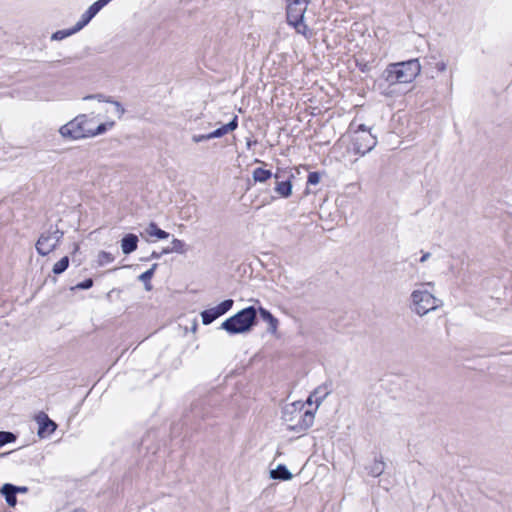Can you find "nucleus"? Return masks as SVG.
<instances>
[{
    "mask_svg": "<svg viewBox=\"0 0 512 512\" xmlns=\"http://www.w3.org/2000/svg\"><path fill=\"white\" fill-rule=\"evenodd\" d=\"M114 122L102 123L94 127L93 119H89L86 115H78L73 120L61 126L59 133L64 138L73 140L90 138L103 134L108 128H111Z\"/></svg>",
    "mask_w": 512,
    "mask_h": 512,
    "instance_id": "f257e3e1",
    "label": "nucleus"
},
{
    "mask_svg": "<svg viewBox=\"0 0 512 512\" xmlns=\"http://www.w3.org/2000/svg\"><path fill=\"white\" fill-rule=\"evenodd\" d=\"M427 286L434 287V283L416 284L410 294V309L420 317L437 310L441 306V301L427 290Z\"/></svg>",
    "mask_w": 512,
    "mask_h": 512,
    "instance_id": "f03ea898",
    "label": "nucleus"
},
{
    "mask_svg": "<svg viewBox=\"0 0 512 512\" xmlns=\"http://www.w3.org/2000/svg\"><path fill=\"white\" fill-rule=\"evenodd\" d=\"M421 72L418 59L389 64L383 72V78L390 85L411 83Z\"/></svg>",
    "mask_w": 512,
    "mask_h": 512,
    "instance_id": "7ed1b4c3",
    "label": "nucleus"
},
{
    "mask_svg": "<svg viewBox=\"0 0 512 512\" xmlns=\"http://www.w3.org/2000/svg\"><path fill=\"white\" fill-rule=\"evenodd\" d=\"M257 311L253 306L247 307L232 317L226 319L221 328L229 334H241L248 332L255 323Z\"/></svg>",
    "mask_w": 512,
    "mask_h": 512,
    "instance_id": "20e7f679",
    "label": "nucleus"
},
{
    "mask_svg": "<svg viewBox=\"0 0 512 512\" xmlns=\"http://www.w3.org/2000/svg\"><path fill=\"white\" fill-rule=\"evenodd\" d=\"M286 2L288 24L293 26L297 33L310 37L311 32L304 23V15L310 0H286Z\"/></svg>",
    "mask_w": 512,
    "mask_h": 512,
    "instance_id": "39448f33",
    "label": "nucleus"
},
{
    "mask_svg": "<svg viewBox=\"0 0 512 512\" xmlns=\"http://www.w3.org/2000/svg\"><path fill=\"white\" fill-rule=\"evenodd\" d=\"M283 419L286 422L296 421L293 424H289L288 427L291 430H295L297 432L304 431L308 429L314 419V415L309 411H302V405L300 403H292L286 405L283 410Z\"/></svg>",
    "mask_w": 512,
    "mask_h": 512,
    "instance_id": "423d86ee",
    "label": "nucleus"
},
{
    "mask_svg": "<svg viewBox=\"0 0 512 512\" xmlns=\"http://www.w3.org/2000/svg\"><path fill=\"white\" fill-rule=\"evenodd\" d=\"M62 237L63 232L58 228H51L43 232L36 242L37 252L42 256L48 255L58 246Z\"/></svg>",
    "mask_w": 512,
    "mask_h": 512,
    "instance_id": "0eeeda50",
    "label": "nucleus"
},
{
    "mask_svg": "<svg viewBox=\"0 0 512 512\" xmlns=\"http://www.w3.org/2000/svg\"><path fill=\"white\" fill-rule=\"evenodd\" d=\"M353 149L356 153L365 155L371 151L377 144V139L369 130H364L361 133L353 134Z\"/></svg>",
    "mask_w": 512,
    "mask_h": 512,
    "instance_id": "6e6552de",
    "label": "nucleus"
},
{
    "mask_svg": "<svg viewBox=\"0 0 512 512\" xmlns=\"http://www.w3.org/2000/svg\"><path fill=\"white\" fill-rule=\"evenodd\" d=\"M233 303L234 302L232 299H227L215 307H212V308L202 311L201 312L202 323L204 325L211 324L218 317H220V316L224 315L226 312H228L232 308Z\"/></svg>",
    "mask_w": 512,
    "mask_h": 512,
    "instance_id": "1a4fd4ad",
    "label": "nucleus"
},
{
    "mask_svg": "<svg viewBox=\"0 0 512 512\" xmlns=\"http://www.w3.org/2000/svg\"><path fill=\"white\" fill-rule=\"evenodd\" d=\"M36 421L38 423V436L41 438L47 437L52 434L56 429V424L52 421L47 414L44 412H40L36 416Z\"/></svg>",
    "mask_w": 512,
    "mask_h": 512,
    "instance_id": "9d476101",
    "label": "nucleus"
},
{
    "mask_svg": "<svg viewBox=\"0 0 512 512\" xmlns=\"http://www.w3.org/2000/svg\"><path fill=\"white\" fill-rule=\"evenodd\" d=\"M331 393V384L323 383L318 386L313 393L308 398V403H315L316 406H320V404L325 400V398Z\"/></svg>",
    "mask_w": 512,
    "mask_h": 512,
    "instance_id": "9b49d317",
    "label": "nucleus"
},
{
    "mask_svg": "<svg viewBox=\"0 0 512 512\" xmlns=\"http://www.w3.org/2000/svg\"><path fill=\"white\" fill-rule=\"evenodd\" d=\"M276 179V186L274 188L275 192L283 198H288L292 194V183L290 179L287 180H280L281 176L276 173L274 175Z\"/></svg>",
    "mask_w": 512,
    "mask_h": 512,
    "instance_id": "f8f14e48",
    "label": "nucleus"
},
{
    "mask_svg": "<svg viewBox=\"0 0 512 512\" xmlns=\"http://www.w3.org/2000/svg\"><path fill=\"white\" fill-rule=\"evenodd\" d=\"M237 127H238V117L235 115L229 123L208 133L209 140L213 139V138H220V137L226 135L227 133L234 131Z\"/></svg>",
    "mask_w": 512,
    "mask_h": 512,
    "instance_id": "ddd939ff",
    "label": "nucleus"
},
{
    "mask_svg": "<svg viewBox=\"0 0 512 512\" xmlns=\"http://www.w3.org/2000/svg\"><path fill=\"white\" fill-rule=\"evenodd\" d=\"M138 237L128 234L121 240V249L124 254H130L137 249Z\"/></svg>",
    "mask_w": 512,
    "mask_h": 512,
    "instance_id": "4468645a",
    "label": "nucleus"
},
{
    "mask_svg": "<svg viewBox=\"0 0 512 512\" xmlns=\"http://www.w3.org/2000/svg\"><path fill=\"white\" fill-rule=\"evenodd\" d=\"M1 493L5 496V500L9 506L14 507L16 505V486L8 483L4 484L1 488Z\"/></svg>",
    "mask_w": 512,
    "mask_h": 512,
    "instance_id": "2eb2a0df",
    "label": "nucleus"
},
{
    "mask_svg": "<svg viewBox=\"0 0 512 512\" xmlns=\"http://www.w3.org/2000/svg\"><path fill=\"white\" fill-rule=\"evenodd\" d=\"M171 247L163 249V253H178L185 254L188 250L186 243L183 240L174 238L171 241Z\"/></svg>",
    "mask_w": 512,
    "mask_h": 512,
    "instance_id": "dca6fc26",
    "label": "nucleus"
},
{
    "mask_svg": "<svg viewBox=\"0 0 512 512\" xmlns=\"http://www.w3.org/2000/svg\"><path fill=\"white\" fill-rule=\"evenodd\" d=\"M145 234L149 237H156L158 239H166L169 237V233L158 228L154 222H151L147 225L145 228Z\"/></svg>",
    "mask_w": 512,
    "mask_h": 512,
    "instance_id": "f3484780",
    "label": "nucleus"
},
{
    "mask_svg": "<svg viewBox=\"0 0 512 512\" xmlns=\"http://www.w3.org/2000/svg\"><path fill=\"white\" fill-rule=\"evenodd\" d=\"M259 313L261 318L269 324V331L274 333L278 327V320L266 309L260 308Z\"/></svg>",
    "mask_w": 512,
    "mask_h": 512,
    "instance_id": "a211bd4d",
    "label": "nucleus"
},
{
    "mask_svg": "<svg viewBox=\"0 0 512 512\" xmlns=\"http://www.w3.org/2000/svg\"><path fill=\"white\" fill-rule=\"evenodd\" d=\"M270 477L272 479L290 480L292 473L284 465H278L275 470H271Z\"/></svg>",
    "mask_w": 512,
    "mask_h": 512,
    "instance_id": "6ab92c4d",
    "label": "nucleus"
},
{
    "mask_svg": "<svg viewBox=\"0 0 512 512\" xmlns=\"http://www.w3.org/2000/svg\"><path fill=\"white\" fill-rule=\"evenodd\" d=\"M272 176V172L270 170L264 168H256L253 171L252 177L255 182L264 183Z\"/></svg>",
    "mask_w": 512,
    "mask_h": 512,
    "instance_id": "aec40b11",
    "label": "nucleus"
},
{
    "mask_svg": "<svg viewBox=\"0 0 512 512\" xmlns=\"http://www.w3.org/2000/svg\"><path fill=\"white\" fill-rule=\"evenodd\" d=\"M156 268H157V264H153L149 270L145 271L138 277L139 280L145 284V289L148 291L151 290V288H152V286L150 284V280L153 277Z\"/></svg>",
    "mask_w": 512,
    "mask_h": 512,
    "instance_id": "412c9836",
    "label": "nucleus"
},
{
    "mask_svg": "<svg viewBox=\"0 0 512 512\" xmlns=\"http://www.w3.org/2000/svg\"><path fill=\"white\" fill-rule=\"evenodd\" d=\"M385 469V463L382 460H375L368 468V473L373 477L380 476Z\"/></svg>",
    "mask_w": 512,
    "mask_h": 512,
    "instance_id": "4be33fe9",
    "label": "nucleus"
},
{
    "mask_svg": "<svg viewBox=\"0 0 512 512\" xmlns=\"http://www.w3.org/2000/svg\"><path fill=\"white\" fill-rule=\"evenodd\" d=\"M78 31L79 30H76V25L71 29L58 30L52 34L51 40H53V41L63 40L65 38L77 33Z\"/></svg>",
    "mask_w": 512,
    "mask_h": 512,
    "instance_id": "5701e85b",
    "label": "nucleus"
},
{
    "mask_svg": "<svg viewBox=\"0 0 512 512\" xmlns=\"http://www.w3.org/2000/svg\"><path fill=\"white\" fill-rule=\"evenodd\" d=\"M69 265V258L67 256L61 258L58 262H56L53 266V273L54 274H61L63 273Z\"/></svg>",
    "mask_w": 512,
    "mask_h": 512,
    "instance_id": "b1692460",
    "label": "nucleus"
},
{
    "mask_svg": "<svg viewBox=\"0 0 512 512\" xmlns=\"http://www.w3.org/2000/svg\"><path fill=\"white\" fill-rule=\"evenodd\" d=\"M114 259H115L114 256L111 253L106 252V251L99 252V254L97 256V262H98L99 266H103L108 263H111L114 261Z\"/></svg>",
    "mask_w": 512,
    "mask_h": 512,
    "instance_id": "393cba45",
    "label": "nucleus"
},
{
    "mask_svg": "<svg viewBox=\"0 0 512 512\" xmlns=\"http://www.w3.org/2000/svg\"><path fill=\"white\" fill-rule=\"evenodd\" d=\"M16 437L11 432L0 431V447L15 441Z\"/></svg>",
    "mask_w": 512,
    "mask_h": 512,
    "instance_id": "a878e982",
    "label": "nucleus"
},
{
    "mask_svg": "<svg viewBox=\"0 0 512 512\" xmlns=\"http://www.w3.org/2000/svg\"><path fill=\"white\" fill-rule=\"evenodd\" d=\"M321 180V174L319 172H311L308 175L307 183L309 185H317Z\"/></svg>",
    "mask_w": 512,
    "mask_h": 512,
    "instance_id": "bb28decb",
    "label": "nucleus"
},
{
    "mask_svg": "<svg viewBox=\"0 0 512 512\" xmlns=\"http://www.w3.org/2000/svg\"><path fill=\"white\" fill-rule=\"evenodd\" d=\"M106 101L110 102L114 105L115 113L117 114L118 118H121L123 116V114L125 113L124 107L117 101H112V100H106Z\"/></svg>",
    "mask_w": 512,
    "mask_h": 512,
    "instance_id": "cd10ccee",
    "label": "nucleus"
},
{
    "mask_svg": "<svg viewBox=\"0 0 512 512\" xmlns=\"http://www.w3.org/2000/svg\"><path fill=\"white\" fill-rule=\"evenodd\" d=\"M93 286V280L92 279H86L85 281L83 282H80L78 283L74 289H80V290H85V289H89Z\"/></svg>",
    "mask_w": 512,
    "mask_h": 512,
    "instance_id": "c85d7f7f",
    "label": "nucleus"
},
{
    "mask_svg": "<svg viewBox=\"0 0 512 512\" xmlns=\"http://www.w3.org/2000/svg\"><path fill=\"white\" fill-rule=\"evenodd\" d=\"M206 140H209L208 134H201V135H193L192 136V141L194 143H200V142L206 141Z\"/></svg>",
    "mask_w": 512,
    "mask_h": 512,
    "instance_id": "c756f323",
    "label": "nucleus"
},
{
    "mask_svg": "<svg viewBox=\"0 0 512 512\" xmlns=\"http://www.w3.org/2000/svg\"><path fill=\"white\" fill-rule=\"evenodd\" d=\"M435 68L438 72H445L447 69V64L445 61H439L436 63Z\"/></svg>",
    "mask_w": 512,
    "mask_h": 512,
    "instance_id": "7c9ffc66",
    "label": "nucleus"
},
{
    "mask_svg": "<svg viewBox=\"0 0 512 512\" xmlns=\"http://www.w3.org/2000/svg\"><path fill=\"white\" fill-rule=\"evenodd\" d=\"M431 256V253L425 252L423 253L422 257L420 258V263H425Z\"/></svg>",
    "mask_w": 512,
    "mask_h": 512,
    "instance_id": "2f4dec72",
    "label": "nucleus"
},
{
    "mask_svg": "<svg viewBox=\"0 0 512 512\" xmlns=\"http://www.w3.org/2000/svg\"><path fill=\"white\" fill-rule=\"evenodd\" d=\"M364 130H368L364 124H360L354 133H361L364 132Z\"/></svg>",
    "mask_w": 512,
    "mask_h": 512,
    "instance_id": "473e14b6",
    "label": "nucleus"
},
{
    "mask_svg": "<svg viewBox=\"0 0 512 512\" xmlns=\"http://www.w3.org/2000/svg\"><path fill=\"white\" fill-rule=\"evenodd\" d=\"M93 98H97L99 101H101L102 95L98 94V95H89V96L84 97L85 100L93 99Z\"/></svg>",
    "mask_w": 512,
    "mask_h": 512,
    "instance_id": "72a5a7b5",
    "label": "nucleus"
},
{
    "mask_svg": "<svg viewBox=\"0 0 512 512\" xmlns=\"http://www.w3.org/2000/svg\"><path fill=\"white\" fill-rule=\"evenodd\" d=\"M163 254H164V253H163V251H162V252H160V253H158V252H155V251H154V252H152V254H151V258H153V259H158V258H160Z\"/></svg>",
    "mask_w": 512,
    "mask_h": 512,
    "instance_id": "f704fd0d",
    "label": "nucleus"
},
{
    "mask_svg": "<svg viewBox=\"0 0 512 512\" xmlns=\"http://www.w3.org/2000/svg\"><path fill=\"white\" fill-rule=\"evenodd\" d=\"M27 491H28L27 487L16 486V493L17 492L25 493Z\"/></svg>",
    "mask_w": 512,
    "mask_h": 512,
    "instance_id": "c9c22d12",
    "label": "nucleus"
},
{
    "mask_svg": "<svg viewBox=\"0 0 512 512\" xmlns=\"http://www.w3.org/2000/svg\"><path fill=\"white\" fill-rule=\"evenodd\" d=\"M247 146H248V147H250V146H251V142H250V141H248V142H247Z\"/></svg>",
    "mask_w": 512,
    "mask_h": 512,
    "instance_id": "e433bc0d",
    "label": "nucleus"
}]
</instances>
